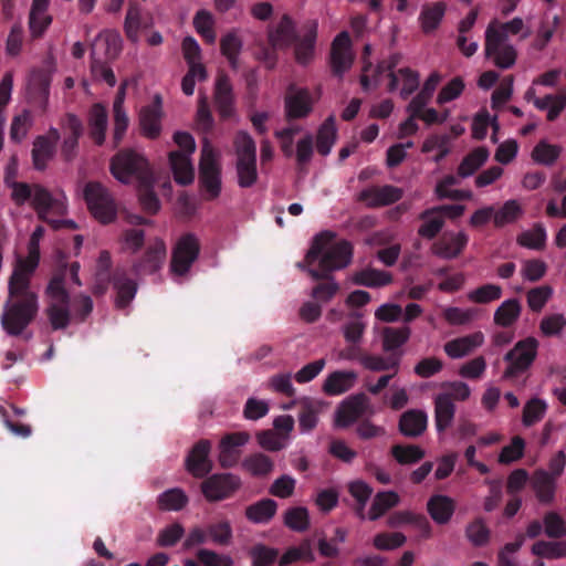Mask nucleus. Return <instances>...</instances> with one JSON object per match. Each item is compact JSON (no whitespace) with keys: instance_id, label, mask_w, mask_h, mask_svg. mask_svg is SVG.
<instances>
[{"instance_id":"obj_33","label":"nucleus","mask_w":566,"mask_h":566,"mask_svg":"<svg viewBox=\"0 0 566 566\" xmlns=\"http://www.w3.org/2000/svg\"><path fill=\"white\" fill-rule=\"evenodd\" d=\"M427 510L436 523L447 524L454 513L455 503L452 497H430Z\"/></svg>"},{"instance_id":"obj_56","label":"nucleus","mask_w":566,"mask_h":566,"mask_svg":"<svg viewBox=\"0 0 566 566\" xmlns=\"http://www.w3.org/2000/svg\"><path fill=\"white\" fill-rule=\"evenodd\" d=\"M113 113H114V132H113V146L114 148L118 147L122 143L127 127H128V117L124 107H122V99L118 98L114 101L113 104Z\"/></svg>"},{"instance_id":"obj_13","label":"nucleus","mask_w":566,"mask_h":566,"mask_svg":"<svg viewBox=\"0 0 566 566\" xmlns=\"http://www.w3.org/2000/svg\"><path fill=\"white\" fill-rule=\"evenodd\" d=\"M469 242V235L463 232L446 231L431 247L432 253L444 260H453L462 254Z\"/></svg>"},{"instance_id":"obj_57","label":"nucleus","mask_w":566,"mask_h":566,"mask_svg":"<svg viewBox=\"0 0 566 566\" xmlns=\"http://www.w3.org/2000/svg\"><path fill=\"white\" fill-rule=\"evenodd\" d=\"M523 213L521 205L514 200H507L501 209L494 210V224L495 227H503L507 223L516 221Z\"/></svg>"},{"instance_id":"obj_54","label":"nucleus","mask_w":566,"mask_h":566,"mask_svg":"<svg viewBox=\"0 0 566 566\" xmlns=\"http://www.w3.org/2000/svg\"><path fill=\"white\" fill-rule=\"evenodd\" d=\"M70 304L51 303L46 308V315L54 331L64 329L71 321Z\"/></svg>"},{"instance_id":"obj_27","label":"nucleus","mask_w":566,"mask_h":566,"mask_svg":"<svg viewBox=\"0 0 566 566\" xmlns=\"http://www.w3.org/2000/svg\"><path fill=\"white\" fill-rule=\"evenodd\" d=\"M169 164L177 184L187 186L193 181L195 170L188 154L178 150L170 151Z\"/></svg>"},{"instance_id":"obj_23","label":"nucleus","mask_w":566,"mask_h":566,"mask_svg":"<svg viewBox=\"0 0 566 566\" xmlns=\"http://www.w3.org/2000/svg\"><path fill=\"white\" fill-rule=\"evenodd\" d=\"M354 370H336L331 373L324 381L323 390L328 396H338L352 389L357 380Z\"/></svg>"},{"instance_id":"obj_28","label":"nucleus","mask_w":566,"mask_h":566,"mask_svg":"<svg viewBox=\"0 0 566 566\" xmlns=\"http://www.w3.org/2000/svg\"><path fill=\"white\" fill-rule=\"evenodd\" d=\"M455 415V405L451 395L439 394L434 398V422L438 432L446 431L452 423Z\"/></svg>"},{"instance_id":"obj_29","label":"nucleus","mask_w":566,"mask_h":566,"mask_svg":"<svg viewBox=\"0 0 566 566\" xmlns=\"http://www.w3.org/2000/svg\"><path fill=\"white\" fill-rule=\"evenodd\" d=\"M112 280L114 289L116 290V306L118 308H125L135 297L137 285L124 271H116Z\"/></svg>"},{"instance_id":"obj_38","label":"nucleus","mask_w":566,"mask_h":566,"mask_svg":"<svg viewBox=\"0 0 566 566\" xmlns=\"http://www.w3.org/2000/svg\"><path fill=\"white\" fill-rule=\"evenodd\" d=\"M321 409L322 406L318 401L306 399L301 403L298 412V428L301 432H310L317 426Z\"/></svg>"},{"instance_id":"obj_5","label":"nucleus","mask_w":566,"mask_h":566,"mask_svg":"<svg viewBox=\"0 0 566 566\" xmlns=\"http://www.w3.org/2000/svg\"><path fill=\"white\" fill-rule=\"evenodd\" d=\"M83 196L91 214L101 223L113 222L117 216V206L109 190L98 181H88Z\"/></svg>"},{"instance_id":"obj_46","label":"nucleus","mask_w":566,"mask_h":566,"mask_svg":"<svg viewBox=\"0 0 566 566\" xmlns=\"http://www.w3.org/2000/svg\"><path fill=\"white\" fill-rule=\"evenodd\" d=\"M439 81L440 75L438 73L430 74V76L426 80L421 91L410 101L407 109H415L416 113L420 109H423L430 102Z\"/></svg>"},{"instance_id":"obj_4","label":"nucleus","mask_w":566,"mask_h":566,"mask_svg":"<svg viewBox=\"0 0 566 566\" xmlns=\"http://www.w3.org/2000/svg\"><path fill=\"white\" fill-rule=\"evenodd\" d=\"M109 169L122 184H129L133 178L139 184L154 177L147 159L133 149L119 150L111 159Z\"/></svg>"},{"instance_id":"obj_53","label":"nucleus","mask_w":566,"mask_h":566,"mask_svg":"<svg viewBox=\"0 0 566 566\" xmlns=\"http://www.w3.org/2000/svg\"><path fill=\"white\" fill-rule=\"evenodd\" d=\"M532 553L548 559L566 557V542L538 541L532 546Z\"/></svg>"},{"instance_id":"obj_44","label":"nucleus","mask_w":566,"mask_h":566,"mask_svg":"<svg viewBox=\"0 0 566 566\" xmlns=\"http://www.w3.org/2000/svg\"><path fill=\"white\" fill-rule=\"evenodd\" d=\"M465 537L474 547H483L490 543L491 531L480 517L470 522L465 527Z\"/></svg>"},{"instance_id":"obj_6","label":"nucleus","mask_w":566,"mask_h":566,"mask_svg":"<svg viewBox=\"0 0 566 566\" xmlns=\"http://www.w3.org/2000/svg\"><path fill=\"white\" fill-rule=\"evenodd\" d=\"M538 340L534 337H526L518 340L512 349L504 355L507 367L503 378L514 379L524 374L533 365L537 356Z\"/></svg>"},{"instance_id":"obj_14","label":"nucleus","mask_w":566,"mask_h":566,"mask_svg":"<svg viewBox=\"0 0 566 566\" xmlns=\"http://www.w3.org/2000/svg\"><path fill=\"white\" fill-rule=\"evenodd\" d=\"M167 255L166 244L161 239L151 242L140 259L133 264L137 275L154 274L159 271Z\"/></svg>"},{"instance_id":"obj_39","label":"nucleus","mask_w":566,"mask_h":566,"mask_svg":"<svg viewBox=\"0 0 566 566\" xmlns=\"http://www.w3.org/2000/svg\"><path fill=\"white\" fill-rule=\"evenodd\" d=\"M489 158L485 147H478L469 153L458 167V175L462 178L472 176Z\"/></svg>"},{"instance_id":"obj_7","label":"nucleus","mask_w":566,"mask_h":566,"mask_svg":"<svg viewBox=\"0 0 566 566\" xmlns=\"http://www.w3.org/2000/svg\"><path fill=\"white\" fill-rule=\"evenodd\" d=\"M200 253V243L193 233L182 234L176 242L170 262L172 274L182 276L187 274L198 259Z\"/></svg>"},{"instance_id":"obj_48","label":"nucleus","mask_w":566,"mask_h":566,"mask_svg":"<svg viewBox=\"0 0 566 566\" xmlns=\"http://www.w3.org/2000/svg\"><path fill=\"white\" fill-rule=\"evenodd\" d=\"M546 229L542 223H535L531 230L522 232L517 237V243L522 247L542 250L546 242Z\"/></svg>"},{"instance_id":"obj_45","label":"nucleus","mask_w":566,"mask_h":566,"mask_svg":"<svg viewBox=\"0 0 566 566\" xmlns=\"http://www.w3.org/2000/svg\"><path fill=\"white\" fill-rule=\"evenodd\" d=\"M242 467L252 475L263 476L272 472L274 463L270 457L263 453H254L243 460Z\"/></svg>"},{"instance_id":"obj_24","label":"nucleus","mask_w":566,"mask_h":566,"mask_svg":"<svg viewBox=\"0 0 566 566\" xmlns=\"http://www.w3.org/2000/svg\"><path fill=\"white\" fill-rule=\"evenodd\" d=\"M65 126L70 134L63 140L62 155L65 160H72L76 155L78 139L83 135L84 127L82 120L72 113L65 115Z\"/></svg>"},{"instance_id":"obj_64","label":"nucleus","mask_w":566,"mask_h":566,"mask_svg":"<svg viewBox=\"0 0 566 566\" xmlns=\"http://www.w3.org/2000/svg\"><path fill=\"white\" fill-rule=\"evenodd\" d=\"M555 480L554 475L544 469H537L531 478L536 495H553Z\"/></svg>"},{"instance_id":"obj_9","label":"nucleus","mask_w":566,"mask_h":566,"mask_svg":"<svg viewBox=\"0 0 566 566\" xmlns=\"http://www.w3.org/2000/svg\"><path fill=\"white\" fill-rule=\"evenodd\" d=\"M199 181L208 193V199H214L221 191V168L214 150L206 144L201 150L199 163Z\"/></svg>"},{"instance_id":"obj_18","label":"nucleus","mask_w":566,"mask_h":566,"mask_svg":"<svg viewBox=\"0 0 566 566\" xmlns=\"http://www.w3.org/2000/svg\"><path fill=\"white\" fill-rule=\"evenodd\" d=\"M240 486L241 479L232 473H216L200 483L202 495H230Z\"/></svg>"},{"instance_id":"obj_2","label":"nucleus","mask_w":566,"mask_h":566,"mask_svg":"<svg viewBox=\"0 0 566 566\" xmlns=\"http://www.w3.org/2000/svg\"><path fill=\"white\" fill-rule=\"evenodd\" d=\"M39 312V297L33 291L8 290V300L1 315L7 334L19 336L34 321Z\"/></svg>"},{"instance_id":"obj_10","label":"nucleus","mask_w":566,"mask_h":566,"mask_svg":"<svg viewBox=\"0 0 566 566\" xmlns=\"http://www.w3.org/2000/svg\"><path fill=\"white\" fill-rule=\"evenodd\" d=\"M366 413H370V400L367 395L364 392L350 395L337 407L335 426L348 428Z\"/></svg>"},{"instance_id":"obj_47","label":"nucleus","mask_w":566,"mask_h":566,"mask_svg":"<svg viewBox=\"0 0 566 566\" xmlns=\"http://www.w3.org/2000/svg\"><path fill=\"white\" fill-rule=\"evenodd\" d=\"M426 210L419 214V219L422 224L418 229V234L427 240L434 239L442 230L444 226V219L439 212H431L427 217H423Z\"/></svg>"},{"instance_id":"obj_37","label":"nucleus","mask_w":566,"mask_h":566,"mask_svg":"<svg viewBox=\"0 0 566 566\" xmlns=\"http://www.w3.org/2000/svg\"><path fill=\"white\" fill-rule=\"evenodd\" d=\"M410 334L411 329L408 326L384 327L381 332L384 352L397 353L396 349L408 342Z\"/></svg>"},{"instance_id":"obj_20","label":"nucleus","mask_w":566,"mask_h":566,"mask_svg":"<svg viewBox=\"0 0 566 566\" xmlns=\"http://www.w3.org/2000/svg\"><path fill=\"white\" fill-rule=\"evenodd\" d=\"M40 261L19 256L15 261L13 271L9 277L8 290L31 291V277L39 266Z\"/></svg>"},{"instance_id":"obj_17","label":"nucleus","mask_w":566,"mask_h":566,"mask_svg":"<svg viewBox=\"0 0 566 566\" xmlns=\"http://www.w3.org/2000/svg\"><path fill=\"white\" fill-rule=\"evenodd\" d=\"M213 99L217 111L222 119L230 118L234 113V94L230 77L221 72L214 84Z\"/></svg>"},{"instance_id":"obj_41","label":"nucleus","mask_w":566,"mask_h":566,"mask_svg":"<svg viewBox=\"0 0 566 566\" xmlns=\"http://www.w3.org/2000/svg\"><path fill=\"white\" fill-rule=\"evenodd\" d=\"M336 140V127L333 116L324 120L317 132L316 148L319 155L327 156Z\"/></svg>"},{"instance_id":"obj_42","label":"nucleus","mask_w":566,"mask_h":566,"mask_svg":"<svg viewBox=\"0 0 566 566\" xmlns=\"http://www.w3.org/2000/svg\"><path fill=\"white\" fill-rule=\"evenodd\" d=\"M138 199L143 210L156 214L160 209V201L154 191V177L138 184Z\"/></svg>"},{"instance_id":"obj_32","label":"nucleus","mask_w":566,"mask_h":566,"mask_svg":"<svg viewBox=\"0 0 566 566\" xmlns=\"http://www.w3.org/2000/svg\"><path fill=\"white\" fill-rule=\"evenodd\" d=\"M401 353H391L387 357L380 355L366 354L361 359V366L370 371L392 370L396 375L399 371Z\"/></svg>"},{"instance_id":"obj_12","label":"nucleus","mask_w":566,"mask_h":566,"mask_svg":"<svg viewBox=\"0 0 566 566\" xmlns=\"http://www.w3.org/2000/svg\"><path fill=\"white\" fill-rule=\"evenodd\" d=\"M211 442L201 439L196 442L185 459L186 470L195 478H203L212 470V462L209 459Z\"/></svg>"},{"instance_id":"obj_1","label":"nucleus","mask_w":566,"mask_h":566,"mask_svg":"<svg viewBox=\"0 0 566 566\" xmlns=\"http://www.w3.org/2000/svg\"><path fill=\"white\" fill-rule=\"evenodd\" d=\"M335 238L336 234L332 231L316 234L303 262L297 263L313 280L331 279L334 271L342 270L352 262V243L347 240L335 241Z\"/></svg>"},{"instance_id":"obj_3","label":"nucleus","mask_w":566,"mask_h":566,"mask_svg":"<svg viewBox=\"0 0 566 566\" xmlns=\"http://www.w3.org/2000/svg\"><path fill=\"white\" fill-rule=\"evenodd\" d=\"M11 200L15 206L21 207L30 202L33 210L36 212L39 220H46V214L54 213L63 216L66 212L65 203L40 184H28L17 181L12 184Z\"/></svg>"},{"instance_id":"obj_60","label":"nucleus","mask_w":566,"mask_h":566,"mask_svg":"<svg viewBox=\"0 0 566 566\" xmlns=\"http://www.w3.org/2000/svg\"><path fill=\"white\" fill-rule=\"evenodd\" d=\"M502 296V287L496 284H484L468 294L469 301L476 304H488L496 301Z\"/></svg>"},{"instance_id":"obj_31","label":"nucleus","mask_w":566,"mask_h":566,"mask_svg":"<svg viewBox=\"0 0 566 566\" xmlns=\"http://www.w3.org/2000/svg\"><path fill=\"white\" fill-rule=\"evenodd\" d=\"M446 10L447 6L442 1L422 7V10L419 14V22L424 34H430L439 28L444 17Z\"/></svg>"},{"instance_id":"obj_22","label":"nucleus","mask_w":566,"mask_h":566,"mask_svg":"<svg viewBox=\"0 0 566 566\" xmlns=\"http://www.w3.org/2000/svg\"><path fill=\"white\" fill-rule=\"evenodd\" d=\"M108 124L107 109L101 103L94 104L88 113V134L95 145L102 146L105 142Z\"/></svg>"},{"instance_id":"obj_26","label":"nucleus","mask_w":566,"mask_h":566,"mask_svg":"<svg viewBox=\"0 0 566 566\" xmlns=\"http://www.w3.org/2000/svg\"><path fill=\"white\" fill-rule=\"evenodd\" d=\"M296 30L292 18L284 14L277 25L270 30L269 42L273 49L286 48L296 41Z\"/></svg>"},{"instance_id":"obj_55","label":"nucleus","mask_w":566,"mask_h":566,"mask_svg":"<svg viewBox=\"0 0 566 566\" xmlns=\"http://www.w3.org/2000/svg\"><path fill=\"white\" fill-rule=\"evenodd\" d=\"M284 524L294 532H305L310 526L307 510L302 506L289 509L284 514Z\"/></svg>"},{"instance_id":"obj_35","label":"nucleus","mask_w":566,"mask_h":566,"mask_svg":"<svg viewBox=\"0 0 566 566\" xmlns=\"http://www.w3.org/2000/svg\"><path fill=\"white\" fill-rule=\"evenodd\" d=\"M66 265L62 264L61 268L51 277L45 293L52 300V303L70 304V294L65 289Z\"/></svg>"},{"instance_id":"obj_36","label":"nucleus","mask_w":566,"mask_h":566,"mask_svg":"<svg viewBox=\"0 0 566 566\" xmlns=\"http://www.w3.org/2000/svg\"><path fill=\"white\" fill-rule=\"evenodd\" d=\"M352 280L356 285L381 287L390 284L392 282V276L389 272L376 269H365L356 272Z\"/></svg>"},{"instance_id":"obj_52","label":"nucleus","mask_w":566,"mask_h":566,"mask_svg":"<svg viewBox=\"0 0 566 566\" xmlns=\"http://www.w3.org/2000/svg\"><path fill=\"white\" fill-rule=\"evenodd\" d=\"M233 146L237 160L256 159V146L253 138L244 130L235 134Z\"/></svg>"},{"instance_id":"obj_61","label":"nucleus","mask_w":566,"mask_h":566,"mask_svg":"<svg viewBox=\"0 0 566 566\" xmlns=\"http://www.w3.org/2000/svg\"><path fill=\"white\" fill-rule=\"evenodd\" d=\"M391 454L400 464H412L424 457V452L417 446L395 444L391 448Z\"/></svg>"},{"instance_id":"obj_34","label":"nucleus","mask_w":566,"mask_h":566,"mask_svg":"<svg viewBox=\"0 0 566 566\" xmlns=\"http://www.w3.org/2000/svg\"><path fill=\"white\" fill-rule=\"evenodd\" d=\"M522 305L517 298L504 301L494 312V324L501 327H511L520 317Z\"/></svg>"},{"instance_id":"obj_51","label":"nucleus","mask_w":566,"mask_h":566,"mask_svg":"<svg viewBox=\"0 0 566 566\" xmlns=\"http://www.w3.org/2000/svg\"><path fill=\"white\" fill-rule=\"evenodd\" d=\"M562 147L541 140L532 150V159L544 166H552L560 156Z\"/></svg>"},{"instance_id":"obj_21","label":"nucleus","mask_w":566,"mask_h":566,"mask_svg":"<svg viewBox=\"0 0 566 566\" xmlns=\"http://www.w3.org/2000/svg\"><path fill=\"white\" fill-rule=\"evenodd\" d=\"M484 342L482 332H475L467 336L458 337L444 344L443 348L446 354L452 358L458 359L469 355L473 349L480 347Z\"/></svg>"},{"instance_id":"obj_11","label":"nucleus","mask_w":566,"mask_h":566,"mask_svg":"<svg viewBox=\"0 0 566 566\" xmlns=\"http://www.w3.org/2000/svg\"><path fill=\"white\" fill-rule=\"evenodd\" d=\"M285 116L289 120L307 117L313 111L314 99L308 88L290 84L284 98Z\"/></svg>"},{"instance_id":"obj_59","label":"nucleus","mask_w":566,"mask_h":566,"mask_svg":"<svg viewBox=\"0 0 566 566\" xmlns=\"http://www.w3.org/2000/svg\"><path fill=\"white\" fill-rule=\"evenodd\" d=\"M547 405L539 398H532L523 408L522 421L525 427H531L541 421L545 416Z\"/></svg>"},{"instance_id":"obj_49","label":"nucleus","mask_w":566,"mask_h":566,"mask_svg":"<svg viewBox=\"0 0 566 566\" xmlns=\"http://www.w3.org/2000/svg\"><path fill=\"white\" fill-rule=\"evenodd\" d=\"M450 137L447 134L443 135H430L426 138L422 144L421 151L428 154L434 148H438V153L433 157V161L439 164L441 163L450 153L449 148Z\"/></svg>"},{"instance_id":"obj_16","label":"nucleus","mask_w":566,"mask_h":566,"mask_svg":"<svg viewBox=\"0 0 566 566\" xmlns=\"http://www.w3.org/2000/svg\"><path fill=\"white\" fill-rule=\"evenodd\" d=\"M163 116V98L156 94L153 102L140 109L139 125L143 135L156 139L161 132L160 119Z\"/></svg>"},{"instance_id":"obj_58","label":"nucleus","mask_w":566,"mask_h":566,"mask_svg":"<svg viewBox=\"0 0 566 566\" xmlns=\"http://www.w3.org/2000/svg\"><path fill=\"white\" fill-rule=\"evenodd\" d=\"M238 184L241 188H250L258 180L256 159L237 160Z\"/></svg>"},{"instance_id":"obj_30","label":"nucleus","mask_w":566,"mask_h":566,"mask_svg":"<svg viewBox=\"0 0 566 566\" xmlns=\"http://www.w3.org/2000/svg\"><path fill=\"white\" fill-rule=\"evenodd\" d=\"M428 418L424 411L408 410L399 420V430L406 437H419L427 428Z\"/></svg>"},{"instance_id":"obj_19","label":"nucleus","mask_w":566,"mask_h":566,"mask_svg":"<svg viewBox=\"0 0 566 566\" xmlns=\"http://www.w3.org/2000/svg\"><path fill=\"white\" fill-rule=\"evenodd\" d=\"M303 35H296L295 59L300 64H307L314 57L315 43L317 38L318 22L317 20H308L303 27Z\"/></svg>"},{"instance_id":"obj_62","label":"nucleus","mask_w":566,"mask_h":566,"mask_svg":"<svg viewBox=\"0 0 566 566\" xmlns=\"http://www.w3.org/2000/svg\"><path fill=\"white\" fill-rule=\"evenodd\" d=\"M544 532L549 538H562L566 535V523L556 512H547L543 518Z\"/></svg>"},{"instance_id":"obj_43","label":"nucleus","mask_w":566,"mask_h":566,"mask_svg":"<svg viewBox=\"0 0 566 566\" xmlns=\"http://www.w3.org/2000/svg\"><path fill=\"white\" fill-rule=\"evenodd\" d=\"M277 509L276 503L270 497H264L258 503L250 505L247 511V517L254 523H266L275 514Z\"/></svg>"},{"instance_id":"obj_25","label":"nucleus","mask_w":566,"mask_h":566,"mask_svg":"<svg viewBox=\"0 0 566 566\" xmlns=\"http://www.w3.org/2000/svg\"><path fill=\"white\" fill-rule=\"evenodd\" d=\"M49 0H33L29 14V29L32 38L38 39L43 35L52 22L48 14Z\"/></svg>"},{"instance_id":"obj_63","label":"nucleus","mask_w":566,"mask_h":566,"mask_svg":"<svg viewBox=\"0 0 566 566\" xmlns=\"http://www.w3.org/2000/svg\"><path fill=\"white\" fill-rule=\"evenodd\" d=\"M142 17L140 9L137 4L130 3L124 23L125 34L128 40L132 42H137L139 38V28H140Z\"/></svg>"},{"instance_id":"obj_40","label":"nucleus","mask_w":566,"mask_h":566,"mask_svg":"<svg viewBox=\"0 0 566 566\" xmlns=\"http://www.w3.org/2000/svg\"><path fill=\"white\" fill-rule=\"evenodd\" d=\"M55 147L48 137L39 136L33 143L32 160L36 170H44L48 161L52 159Z\"/></svg>"},{"instance_id":"obj_8","label":"nucleus","mask_w":566,"mask_h":566,"mask_svg":"<svg viewBox=\"0 0 566 566\" xmlns=\"http://www.w3.org/2000/svg\"><path fill=\"white\" fill-rule=\"evenodd\" d=\"M485 55L500 69H510L516 61L515 49L506 44V34L491 23L485 31Z\"/></svg>"},{"instance_id":"obj_50","label":"nucleus","mask_w":566,"mask_h":566,"mask_svg":"<svg viewBox=\"0 0 566 566\" xmlns=\"http://www.w3.org/2000/svg\"><path fill=\"white\" fill-rule=\"evenodd\" d=\"M242 49L241 39L234 33L229 32L220 40V50L233 70L238 69V56Z\"/></svg>"},{"instance_id":"obj_15","label":"nucleus","mask_w":566,"mask_h":566,"mask_svg":"<svg viewBox=\"0 0 566 566\" xmlns=\"http://www.w3.org/2000/svg\"><path fill=\"white\" fill-rule=\"evenodd\" d=\"M402 196V189L391 185L371 186L360 191L358 200L368 208H379L399 201Z\"/></svg>"}]
</instances>
